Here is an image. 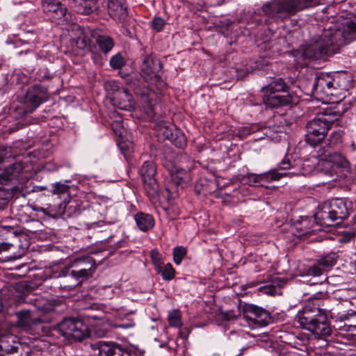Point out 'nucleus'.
Wrapping results in <instances>:
<instances>
[{
	"mask_svg": "<svg viewBox=\"0 0 356 356\" xmlns=\"http://www.w3.org/2000/svg\"><path fill=\"white\" fill-rule=\"evenodd\" d=\"M163 65L157 58L147 56L143 60L141 74L129 75L126 83L140 99L145 113L153 118L155 116V106L159 99L160 88L163 86L159 74Z\"/></svg>",
	"mask_w": 356,
	"mask_h": 356,
	"instance_id": "obj_1",
	"label": "nucleus"
},
{
	"mask_svg": "<svg viewBox=\"0 0 356 356\" xmlns=\"http://www.w3.org/2000/svg\"><path fill=\"white\" fill-rule=\"evenodd\" d=\"M356 40V19L334 24L325 29L319 38L307 46L302 56L309 59H323L337 53L339 49Z\"/></svg>",
	"mask_w": 356,
	"mask_h": 356,
	"instance_id": "obj_2",
	"label": "nucleus"
},
{
	"mask_svg": "<svg viewBox=\"0 0 356 356\" xmlns=\"http://www.w3.org/2000/svg\"><path fill=\"white\" fill-rule=\"evenodd\" d=\"M322 306L323 301L320 298H310L296 316V321L304 330L321 337H329L332 334V329L325 309L321 308Z\"/></svg>",
	"mask_w": 356,
	"mask_h": 356,
	"instance_id": "obj_3",
	"label": "nucleus"
},
{
	"mask_svg": "<svg viewBox=\"0 0 356 356\" xmlns=\"http://www.w3.org/2000/svg\"><path fill=\"white\" fill-rule=\"evenodd\" d=\"M334 0H271L263 5L262 11L276 22H284L298 13Z\"/></svg>",
	"mask_w": 356,
	"mask_h": 356,
	"instance_id": "obj_4",
	"label": "nucleus"
},
{
	"mask_svg": "<svg viewBox=\"0 0 356 356\" xmlns=\"http://www.w3.org/2000/svg\"><path fill=\"white\" fill-rule=\"evenodd\" d=\"M353 211V202L348 198L327 200L318 206L315 220L321 226L330 227L337 220L346 219Z\"/></svg>",
	"mask_w": 356,
	"mask_h": 356,
	"instance_id": "obj_5",
	"label": "nucleus"
},
{
	"mask_svg": "<svg viewBox=\"0 0 356 356\" xmlns=\"http://www.w3.org/2000/svg\"><path fill=\"white\" fill-rule=\"evenodd\" d=\"M340 116L341 113L332 108L318 113L307 124L305 142L313 147L318 145L325 138L328 130Z\"/></svg>",
	"mask_w": 356,
	"mask_h": 356,
	"instance_id": "obj_6",
	"label": "nucleus"
},
{
	"mask_svg": "<svg viewBox=\"0 0 356 356\" xmlns=\"http://www.w3.org/2000/svg\"><path fill=\"white\" fill-rule=\"evenodd\" d=\"M342 142L340 133L332 132L325 142V145L320 147L317 152L318 156L321 158L322 165L325 168H330L328 173L333 176L337 173V169H348L350 163L341 153L333 150Z\"/></svg>",
	"mask_w": 356,
	"mask_h": 356,
	"instance_id": "obj_7",
	"label": "nucleus"
},
{
	"mask_svg": "<svg viewBox=\"0 0 356 356\" xmlns=\"http://www.w3.org/2000/svg\"><path fill=\"white\" fill-rule=\"evenodd\" d=\"M49 98L47 88L41 84H34L31 86L22 101L19 102L14 108V113L16 118H22L28 113H31L42 103L45 102Z\"/></svg>",
	"mask_w": 356,
	"mask_h": 356,
	"instance_id": "obj_8",
	"label": "nucleus"
},
{
	"mask_svg": "<svg viewBox=\"0 0 356 356\" xmlns=\"http://www.w3.org/2000/svg\"><path fill=\"white\" fill-rule=\"evenodd\" d=\"M52 331L61 336L72 337L77 341H82L90 337V330L88 325L76 318H66L52 327Z\"/></svg>",
	"mask_w": 356,
	"mask_h": 356,
	"instance_id": "obj_9",
	"label": "nucleus"
},
{
	"mask_svg": "<svg viewBox=\"0 0 356 356\" xmlns=\"http://www.w3.org/2000/svg\"><path fill=\"white\" fill-rule=\"evenodd\" d=\"M94 26L74 25L72 31L74 36L70 39V51L74 54L80 55L86 49L91 50L95 45L92 44Z\"/></svg>",
	"mask_w": 356,
	"mask_h": 356,
	"instance_id": "obj_10",
	"label": "nucleus"
},
{
	"mask_svg": "<svg viewBox=\"0 0 356 356\" xmlns=\"http://www.w3.org/2000/svg\"><path fill=\"white\" fill-rule=\"evenodd\" d=\"M140 175L143 181L145 192L150 201L159 197V186L155 176L156 165L152 161H145L140 168Z\"/></svg>",
	"mask_w": 356,
	"mask_h": 356,
	"instance_id": "obj_11",
	"label": "nucleus"
},
{
	"mask_svg": "<svg viewBox=\"0 0 356 356\" xmlns=\"http://www.w3.org/2000/svg\"><path fill=\"white\" fill-rule=\"evenodd\" d=\"M241 315L249 326L255 328L268 325L272 317L266 309L252 304H244L242 306Z\"/></svg>",
	"mask_w": 356,
	"mask_h": 356,
	"instance_id": "obj_12",
	"label": "nucleus"
},
{
	"mask_svg": "<svg viewBox=\"0 0 356 356\" xmlns=\"http://www.w3.org/2000/svg\"><path fill=\"white\" fill-rule=\"evenodd\" d=\"M42 9L48 19L57 25H65L69 22L67 9L59 0H42Z\"/></svg>",
	"mask_w": 356,
	"mask_h": 356,
	"instance_id": "obj_13",
	"label": "nucleus"
},
{
	"mask_svg": "<svg viewBox=\"0 0 356 356\" xmlns=\"http://www.w3.org/2000/svg\"><path fill=\"white\" fill-rule=\"evenodd\" d=\"M293 168V164L289 159H284L275 168L270 169V170L257 174L259 187L264 186V184L270 183L273 181H279L282 177H292L295 175L300 174L299 172L291 171L285 172L286 170Z\"/></svg>",
	"mask_w": 356,
	"mask_h": 356,
	"instance_id": "obj_14",
	"label": "nucleus"
},
{
	"mask_svg": "<svg viewBox=\"0 0 356 356\" xmlns=\"http://www.w3.org/2000/svg\"><path fill=\"white\" fill-rule=\"evenodd\" d=\"M112 102L114 106L121 109L130 111L135 107V101L128 88L120 86L117 83L112 85Z\"/></svg>",
	"mask_w": 356,
	"mask_h": 356,
	"instance_id": "obj_15",
	"label": "nucleus"
},
{
	"mask_svg": "<svg viewBox=\"0 0 356 356\" xmlns=\"http://www.w3.org/2000/svg\"><path fill=\"white\" fill-rule=\"evenodd\" d=\"M333 81V76L330 74L323 72L318 74L313 84L314 93L322 99L334 96Z\"/></svg>",
	"mask_w": 356,
	"mask_h": 356,
	"instance_id": "obj_16",
	"label": "nucleus"
},
{
	"mask_svg": "<svg viewBox=\"0 0 356 356\" xmlns=\"http://www.w3.org/2000/svg\"><path fill=\"white\" fill-rule=\"evenodd\" d=\"M98 356H132L129 348L115 341H99L94 344Z\"/></svg>",
	"mask_w": 356,
	"mask_h": 356,
	"instance_id": "obj_17",
	"label": "nucleus"
},
{
	"mask_svg": "<svg viewBox=\"0 0 356 356\" xmlns=\"http://www.w3.org/2000/svg\"><path fill=\"white\" fill-rule=\"evenodd\" d=\"M163 167L169 172L170 181L175 186L184 188L191 182L192 177L189 170L179 168L170 161H165Z\"/></svg>",
	"mask_w": 356,
	"mask_h": 356,
	"instance_id": "obj_18",
	"label": "nucleus"
},
{
	"mask_svg": "<svg viewBox=\"0 0 356 356\" xmlns=\"http://www.w3.org/2000/svg\"><path fill=\"white\" fill-rule=\"evenodd\" d=\"M107 8L108 15L113 20L124 27L129 25V18L126 0H108Z\"/></svg>",
	"mask_w": 356,
	"mask_h": 356,
	"instance_id": "obj_19",
	"label": "nucleus"
},
{
	"mask_svg": "<svg viewBox=\"0 0 356 356\" xmlns=\"http://www.w3.org/2000/svg\"><path fill=\"white\" fill-rule=\"evenodd\" d=\"M93 40L101 53L107 55L115 47V40L106 28L94 26Z\"/></svg>",
	"mask_w": 356,
	"mask_h": 356,
	"instance_id": "obj_20",
	"label": "nucleus"
},
{
	"mask_svg": "<svg viewBox=\"0 0 356 356\" xmlns=\"http://www.w3.org/2000/svg\"><path fill=\"white\" fill-rule=\"evenodd\" d=\"M262 101L264 105L269 108H278L287 106L293 103V96L290 91L285 93H275L263 95Z\"/></svg>",
	"mask_w": 356,
	"mask_h": 356,
	"instance_id": "obj_21",
	"label": "nucleus"
},
{
	"mask_svg": "<svg viewBox=\"0 0 356 356\" xmlns=\"http://www.w3.org/2000/svg\"><path fill=\"white\" fill-rule=\"evenodd\" d=\"M58 267L55 266L51 268L52 277L60 278L65 277L67 280H74L78 282V284L83 279H87L92 275V272H88V269L78 268L77 270L70 271L69 268L63 267L59 271H57Z\"/></svg>",
	"mask_w": 356,
	"mask_h": 356,
	"instance_id": "obj_22",
	"label": "nucleus"
},
{
	"mask_svg": "<svg viewBox=\"0 0 356 356\" xmlns=\"http://www.w3.org/2000/svg\"><path fill=\"white\" fill-rule=\"evenodd\" d=\"M74 12L89 15L97 10L99 6L97 0H63Z\"/></svg>",
	"mask_w": 356,
	"mask_h": 356,
	"instance_id": "obj_23",
	"label": "nucleus"
},
{
	"mask_svg": "<svg viewBox=\"0 0 356 356\" xmlns=\"http://www.w3.org/2000/svg\"><path fill=\"white\" fill-rule=\"evenodd\" d=\"M333 76L334 96L343 95L353 87L350 76L346 73H337Z\"/></svg>",
	"mask_w": 356,
	"mask_h": 356,
	"instance_id": "obj_24",
	"label": "nucleus"
},
{
	"mask_svg": "<svg viewBox=\"0 0 356 356\" xmlns=\"http://www.w3.org/2000/svg\"><path fill=\"white\" fill-rule=\"evenodd\" d=\"M15 343L17 337L14 334L0 333V356L17 353L19 348Z\"/></svg>",
	"mask_w": 356,
	"mask_h": 356,
	"instance_id": "obj_25",
	"label": "nucleus"
},
{
	"mask_svg": "<svg viewBox=\"0 0 356 356\" xmlns=\"http://www.w3.org/2000/svg\"><path fill=\"white\" fill-rule=\"evenodd\" d=\"M264 95L285 93L290 91L289 85L284 81L283 78L275 77L269 83L261 88Z\"/></svg>",
	"mask_w": 356,
	"mask_h": 356,
	"instance_id": "obj_26",
	"label": "nucleus"
},
{
	"mask_svg": "<svg viewBox=\"0 0 356 356\" xmlns=\"http://www.w3.org/2000/svg\"><path fill=\"white\" fill-rule=\"evenodd\" d=\"M134 219L139 230L147 232L152 229L155 225L153 216L143 211H139L134 216Z\"/></svg>",
	"mask_w": 356,
	"mask_h": 356,
	"instance_id": "obj_27",
	"label": "nucleus"
},
{
	"mask_svg": "<svg viewBox=\"0 0 356 356\" xmlns=\"http://www.w3.org/2000/svg\"><path fill=\"white\" fill-rule=\"evenodd\" d=\"M17 322L16 325L17 327L24 330H29L33 324L40 322L38 318L32 317L30 310L24 309L20 310L16 313Z\"/></svg>",
	"mask_w": 356,
	"mask_h": 356,
	"instance_id": "obj_28",
	"label": "nucleus"
},
{
	"mask_svg": "<svg viewBox=\"0 0 356 356\" xmlns=\"http://www.w3.org/2000/svg\"><path fill=\"white\" fill-rule=\"evenodd\" d=\"M24 170V165L21 162H15L5 168L3 174L6 179L17 178Z\"/></svg>",
	"mask_w": 356,
	"mask_h": 356,
	"instance_id": "obj_29",
	"label": "nucleus"
},
{
	"mask_svg": "<svg viewBox=\"0 0 356 356\" xmlns=\"http://www.w3.org/2000/svg\"><path fill=\"white\" fill-rule=\"evenodd\" d=\"M73 265L77 268L88 269V272H92V274L95 270V261L90 257L79 258L74 261Z\"/></svg>",
	"mask_w": 356,
	"mask_h": 356,
	"instance_id": "obj_30",
	"label": "nucleus"
},
{
	"mask_svg": "<svg viewBox=\"0 0 356 356\" xmlns=\"http://www.w3.org/2000/svg\"><path fill=\"white\" fill-rule=\"evenodd\" d=\"M86 310L87 312L83 316L88 320H102L104 318V313L99 309L96 304L91 305Z\"/></svg>",
	"mask_w": 356,
	"mask_h": 356,
	"instance_id": "obj_31",
	"label": "nucleus"
},
{
	"mask_svg": "<svg viewBox=\"0 0 356 356\" xmlns=\"http://www.w3.org/2000/svg\"><path fill=\"white\" fill-rule=\"evenodd\" d=\"M339 256L335 252H330L318 259V264L322 266L323 268L332 267L337 263Z\"/></svg>",
	"mask_w": 356,
	"mask_h": 356,
	"instance_id": "obj_32",
	"label": "nucleus"
},
{
	"mask_svg": "<svg viewBox=\"0 0 356 356\" xmlns=\"http://www.w3.org/2000/svg\"><path fill=\"white\" fill-rule=\"evenodd\" d=\"M168 321L171 327H179L181 326V315L178 309H172L168 312Z\"/></svg>",
	"mask_w": 356,
	"mask_h": 356,
	"instance_id": "obj_33",
	"label": "nucleus"
},
{
	"mask_svg": "<svg viewBox=\"0 0 356 356\" xmlns=\"http://www.w3.org/2000/svg\"><path fill=\"white\" fill-rule=\"evenodd\" d=\"M156 273L161 274L163 280L170 281L175 276V270L170 263H168L163 267L162 266L160 268V271Z\"/></svg>",
	"mask_w": 356,
	"mask_h": 356,
	"instance_id": "obj_34",
	"label": "nucleus"
},
{
	"mask_svg": "<svg viewBox=\"0 0 356 356\" xmlns=\"http://www.w3.org/2000/svg\"><path fill=\"white\" fill-rule=\"evenodd\" d=\"M156 130L161 135H163V138L170 140L172 138L175 131L167 125L166 122L163 121H161L158 122L156 125Z\"/></svg>",
	"mask_w": 356,
	"mask_h": 356,
	"instance_id": "obj_35",
	"label": "nucleus"
},
{
	"mask_svg": "<svg viewBox=\"0 0 356 356\" xmlns=\"http://www.w3.org/2000/svg\"><path fill=\"white\" fill-rule=\"evenodd\" d=\"M238 180L242 184L253 187H259L257 174L248 173L246 175H241L238 178Z\"/></svg>",
	"mask_w": 356,
	"mask_h": 356,
	"instance_id": "obj_36",
	"label": "nucleus"
},
{
	"mask_svg": "<svg viewBox=\"0 0 356 356\" xmlns=\"http://www.w3.org/2000/svg\"><path fill=\"white\" fill-rule=\"evenodd\" d=\"M170 141L178 148H184L186 145L185 135L179 131L176 130Z\"/></svg>",
	"mask_w": 356,
	"mask_h": 356,
	"instance_id": "obj_37",
	"label": "nucleus"
},
{
	"mask_svg": "<svg viewBox=\"0 0 356 356\" xmlns=\"http://www.w3.org/2000/svg\"><path fill=\"white\" fill-rule=\"evenodd\" d=\"M187 254V250L184 246H176L173 248V261L176 265H180Z\"/></svg>",
	"mask_w": 356,
	"mask_h": 356,
	"instance_id": "obj_38",
	"label": "nucleus"
},
{
	"mask_svg": "<svg viewBox=\"0 0 356 356\" xmlns=\"http://www.w3.org/2000/svg\"><path fill=\"white\" fill-rule=\"evenodd\" d=\"M150 258H151L152 263L154 266L156 272H159L160 268L163 264V261L162 255L161 254V253L156 248H154L151 250Z\"/></svg>",
	"mask_w": 356,
	"mask_h": 356,
	"instance_id": "obj_39",
	"label": "nucleus"
},
{
	"mask_svg": "<svg viewBox=\"0 0 356 356\" xmlns=\"http://www.w3.org/2000/svg\"><path fill=\"white\" fill-rule=\"evenodd\" d=\"M54 74L50 72L48 68L42 67L38 69L35 73V79L39 81H47L52 79Z\"/></svg>",
	"mask_w": 356,
	"mask_h": 356,
	"instance_id": "obj_40",
	"label": "nucleus"
},
{
	"mask_svg": "<svg viewBox=\"0 0 356 356\" xmlns=\"http://www.w3.org/2000/svg\"><path fill=\"white\" fill-rule=\"evenodd\" d=\"M109 64L113 69L120 70L124 65L125 62L122 55L118 53L111 58Z\"/></svg>",
	"mask_w": 356,
	"mask_h": 356,
	"instance_id": "obj_41",
	"label": "nucleus"
},
{
	"mask_svg": "<svg viewBox=\"0 0 356 356\" xmlns=\"http://www.w3.org/2000/svg\"><path fill=\"white\" fill-rule=\"evenodd\" d=\"M63 280L60 282L58 288L60 291H69L74 289L77 285L78 282L74 280H67L66 277H63Z\"/></svg>",
	"mask_w": 356,
	"mask_h": 356,
	"instance_id": "obj_42",
	"label": "nucleus"
},
{
	"mask_svg": "<svg viewBox=\"0 0 356 356\" xmlns=\"http://www.w3.org/2000/svg\"><path fill=\"white\" fill-rule=\"evenodd\" d=\"M166 23L161 17H155L150 22V26L156 32H161L164 29Z\"/></svg>",
	"mask_w": 356,
	"mask_h": 356,
	"instance_id": "obj_43",
	"label": "nucleus"
},
{
	"mask_svg": "<svg viewBox=\"0 0 356 356\" xmlns=\"http://www.w3.org/2000/svg\"><path fill=\"white\" fill-rule=\"evenodd\" d=\"M356 312H353L351 313H346V314H341L338 313L335 314L334 312H331L330 316L331 318L334 320L336 322H343L346 321H348L350 317L355 316Z\"/></svg>",
	"mask_w": 356,
	"mask_h": 356,
	"instance_id": "obj_44",
	"label": "nucleus"
},
{
	"mask_svg": "<svg viewBox=\"0 0 356 356\" xmlns=\"http://www.w3.org/2000/svg\"><path fill=\"white\" fill-rule=\"evenodd\" d=\"M10 194L5 189H0V210L3 209L8 204Z\"/></svg>",
	"mask_w": 356,
	"mask_h": 356,
	"instance_id": "obj_45",
	"label": "nucleus"
},
{
	"mask_svg": "<svg viewBox=\"0 0 356 356\" xmlns=\"http://www.w3.org/2000/svg\"><path fill=\"white\" fill-rule=\"evenodd\" d=\"M69 191V186L66 184L61 183H56L52 189V193L56 195H62L67 193Z\"/></svg>",
	"mask_w": 356,
	"mask_h": 356,
	"instance_id": "obj_46",
	"label": "nucleus"
},
{
	"mask_svg": "<svg viewBox=\"0 0 356 356\" xmlns=\"http://www.w3.org/2000/svg\"><path fill=\"white\" fill-rule=\"evenodd\" d=\"M0 233L2 234H7L10 237L17 238V232L14 227L12 226H0Z\"/></svg>",
	"mask_w": 356,
	"mask_h": 356,
	"instance_id": "obj_47",
	"label": "nucleus"
},
{
	"mask_svg": "<svg viewBox=\"0 0 356 356\" xmlns=\"http://www.w3.org/2000/svg\"><path fill=\"white\" fill-rule=\"evenodd\" d=\"M323 268L317 261L316 264L309 268L308 274L313 276H319L322 274Z\"/></svg>",
	"mask_w": 356,
	"mask_h": 356,
	"instance_id": "obj_48",
	"label": "nucleus"
},
{
	"mask_svg": "<svg viewBox=\"0 0 356 356\" xmlns=\"http://www.w3.org/2000/svg\"><path fill=\"white\" fill-rule=\"evenodd\" d=\"M11 149L12 148L10 147L0 145V163L6 159L11 156Z\"/></svg>",
	"mask_w": 356,
	"mask_h": 356,
	"instance_id": "obj_49",
	"label": "nucleus"
},
{
	"mask_svg": "<svg viewBox=\"0 0 356 356\" xmlns=\"http://www.w3.org/2000/svg\"><path fill=\"white\" fill-rule=\"evenodd\" d=\"M111 126L115 135L121 136L122 134L123 127L121 117H120L118 120H115L114 122L111 124Z\"/></svg>",
	"mask_w": 356,
	"mask_h": 356,
	"instance_id": "obj_50",
	"label": "nucleus"
},
{
	"mask_svg": "<svg viewBox=\"0 0 356 356\" xmlns=\"http://www.w3.org/2000/svg\"><path fill=\"white\" fill-rule=\"evenodd\" d=\"M118 146L120 149L122 154L127 159L128 156L131 153V149L129 148V145H127L125 143H120L118 144Z\"/></svg>",
	"mask_w": 356,
	"mask_h": 356,
	"instance_id": "obj_51",
	"label": "nucleus"
},
{
	"mask_svg": "<svg viewBox=\"0 0 356 356\" xmlns=\"http://www.w3.org/2000/svg\"><path fill=\"white\" fill-rule=\"evenodd\" d=\"M14 244L12 242L0 243V253L8 250Z\"/></svg>",
	"mask_w": 356,
	"mask_h": 356,
	"instance_id": "obj_52",
	"label": "nucleus"
},
{
	"mask_svg": "<svg viewBox=\"0 0 356 356\" xmlns=\"http://www.w3.org/2000/svg\"><path fill=\"white\" fill-rule=\"evenodd\" d=\"M264 289H265V293H268V294H274L277 292V288L273 285L266 286Z\"/></svg>",
	"mask_w": 356,
	"mask_h": 356,
	"instance_id": "obj_53",
	"label": "nucleus"
},
{
	"mask_svg": "<svg viewBox=\"0 0 356 356\" xmlns=\"http://www.w3.org/2000/svg\"><path fill=\"white\" fill-rule=\"evenodd\" d=\"M343 330L347 332H356V325H351V324H344L343 326Z\"/></svg>",
	"mask_w": 356,
	"mask_h": 356,
	"instance_id": "obj_54",
	"label": "nucleus"
},
{
	"mask_svg": "<svg viewBox=\"0 0 356 356\" xmlns=\"http://www.w3.org/2000/svg\"><path fill=\"white\" fill-rule=\"evenodd\" d=\"M297 229L300 230V234H299L300 236L309 235V234H311L314 232L313 229L311 230L309 228L303 229L302 227H300V228L297 227Z\"/></svg>",
	"mask_w": 356,
	"mask_h": 356,
	"instance_id": "obj_55",
	"label": "nucleus"
},
{
	"mask_svg": "<svg viewBox=\"0 0 356 356\" xmlns=\"http://www.w3.org/2000/svg\"><path fill=\"white\" fill-rule=\"evenodd\" d=\"M106 224H108V223L104 222V221L94 222H92L90 224V227L92 228V229H95V228H97V227H101L104 226Z\"/></svg>",
	"mask_w": 356,
	"mask_h": 356,
	"instance_id": "obj_56",
	"label": "nucleus"
},
{
	"mask_svg": "<svg viewBox=\"0 0 356 356\" xmlns=\"http://www.w3.org/2000/svg\"><path fill=\"white\" fill-rule=\"evenodd\" d=\"M134 325L133 323H121L115 325L116 327L123 328V329H127L132 327Z\"/></svg>",
	"mask_w": 356,
	"mask_h": 356,
	"instance_id": "obj_57",
	"label": "nucleus"
},
{
	"mask_svg": "<svg viewBox=\"0 0 356 356\" xmlns=\"http://www.w3.org/2000/svg\"><path fill=\"white\" fill-rule=\"evenodd\" d=\"M207 2L212 6L221 5L225 0H207Z\"/></svg>",
	"mask_w": 356,
	"mask_h": 356,
	"instance_id": "obj_58",
	"label": "nucleus"
},
{
	"mask_svg": "<svg viewBox=\"0 0 356 356\" xmlns=\"http://www.w3.org/2000/svg\"><path fill=\"white\" fill-rule=\"evenodd\" d=\"M33 305L35 306V307H37L38 309H42L43 310L44 308H43V305L41 302V300H39V299H35L34 300V303Z\"/></svg>",
	"mask_w": 356,
	"mask_h": 356,
	"instance_id": "obj_59",
	"label": "nucleus"
},
{
	"mask_svg": "<svg viewBox=\"0 0 356 356\" xmlns=\"http://www.w3.org/2000/svg\"><path fill=\"white\" fill-rule=\"evenodd\" d=\"M188 332L185 329H182V330H179V335L181 339H186L188 337Z\"/></svg>",
	"mask_w": 356,
	"mask_h": 356,
	"instance_id": "obj_60",
	"label": "nucleus"
},
{
	"mask_svg": "<svg viewBox=\"0 0 356 356\" xmlns=\"http://www.w3.org/2000/svg\"><path fill=\"white\" fill-rule=\"evenodd\" d=\"M273 283H275L278 286H281L284 284V282L281 278L276 277L274 278Z\"/></svg>",
	"mask_w": 356,
	"mask_h": 356,
	"instance_id": "obj_61",
	"label": "nucleus"
},
{
	"mask_svg": "<svg viewBox=\"0 0 356 356\" xmlns=\"http://www.w3.org/2000/svg\"><path fill=\"white\" fill-rule=\"evenodd\" d=\"M47 187L46 186H34L32 191L35 192V191H44V190H46Z\"/></svg>",
	"mask_w": 356,
	"mask_h": 356,
	"instance_id": "obj_62",
	"label": "nucleus"
},
{
	"mask_svg": "<svg viewBox=\"0 0 356 356\" xmlns=\"http://www.w3.org/2000/svg\"><path fill=\"white\" fill-rule=\"evenodd\" d=\"M124 243H125V242L124 241H118L115 244L114 248H115V249L120 248L122 247L123 244H124Z\"/></svg>",
	"mask_w": 356,
	"mask_h": 356,
	"instance_id": "obj_63",
	"label": "nucleus"
},
{
	"mask_svg": "<svg viewBox=\"0 0 356 356\" xmlns=\"http://www.w3.org/2000/svg\"><path fill=\"white\" fill-rule=\"evenodd\" d=\"M308 223V219L306 218L304 220H302L300 224H307Z\"/></svg>",
	"mask_w": 356,
	"mask_h": 356,
	"instance_id": "obj_64",
	"label": "nucleus"
}]
</instances>
